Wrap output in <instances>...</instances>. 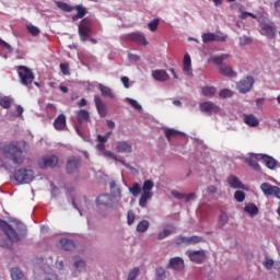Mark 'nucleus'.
<instances>
[{"label": "nucleus", "mask_w": 280, "mask_h": 280, "mask_svg": "<svg viewBox=\"0 0 280 280\" xmlns=\"http://www.w3.org/2000/svg\"><path fill=\"white\" fill-rule=\"evenodd\" d=\"M2 150L4 156L12 161L13 165H21L23 161H25V154L20 142H11L10 144H5Z\"/></svg>", "instance_id": "f257e3e1"}, {"label": "nucleus", "mask_w": 280, "mask_h": 280, "mask_svg": "<svg viewBox=\"0 0 280 280\" xmlns=\"http://www.w3.org/2000/svg\"><path fill=\"white\" fill-rule=\"evenodd\" d=\"M260 34L266 36L269 40L277 38V25L270 20H264L260 22Z\"/></svg>", "instance_id": "f03ea898"}, {"label": "nucleus", "mask_w": 280, "mask_h": 280, "mask_svg": "<svg viewBox=\"0 0 280 280\" xmlns=\"http://www.w3.org/2000/svg\"><path fill=\"white\" fill-rule=\"evenodd\" d=\"M152 189H154V182L151 179H147L142 186V195L139 199V206L145 208L148 205V200H152Z\"/></svg>", "instance_id": "7ed1b4c3"}, {"label": "nucleus", "mask_w": 280, "mask_h": 280, "mask_svg": "<svg viewBox=\"0 0 280 280\" xmlns=\"http://www.w3.org/2000/svg\"><path fill=\"white\" fill-rule=\"evenodd\" d=\"M18 74H19L21 84H23L24 86L30 88L32 82H34V78H35L34 72H32V70H30V68H27L26 66H19Z\"/></svg>", "instance_id": "20e7f679"}, {"label": "nucleus", "mask_w": 280, "mask_h": 280, "mask_svg": "<svg viewBox=\"0 0 280 280\" xmlns=\"http://www.w3.org/2000/svg\"><path fill=\"white\" fill-rule=\"evenodd\" d=\"M0 231H3L4 235H7L10 242L21 241V235H19V232L2 219H0Z\"/></svg>", "instance_id": "39448f33"}, {"label": "nucleus", "mask_w": 280, "mask_h": 280, "mask_svg": "<svg viewBox=\"0 0 280 280\" xmlns=\"http://www.w3.org/2000/svg\"><path fill=\"white\" fill-rule=\"evenodd\" d=\"M91 25L92 22L88 18L83 19L79 24V36L83 43L89 40L91 34H93V27Z\"/></svg>", "instance_id": "423d86ee"}, {"label": "nucleus", "mask_w": 280, "mask_h": 280, "mask_svg": "<svg viewBox=\"0 0 280 280\" xmlns=\"http://www.w3.org/2000/svg\"><path fill=\"white\" fill-rule=\"evenodd\" d=\"M14 179L18 183L30 184L34 180V171L27 168H20L14 173Z\"/></svg>", "instance_id": "0eeeda50"}, {"label": "nucleus", "mask_w": 280, "mask_h": 280, "mask_svg": "<svg viewBox=\"0 0 280 280\" xmlns=\"http://www.w3.org/2000/svg\"><path fill=\"white\" fill-rule=\"evenodd\" d=\"M58 161V155H45L38 160L37 165L39 170H47V167H56Z\"/></svg>", "instance_id": "6e6552de"}, {"label": "nucleus", "mask_w": 280, "mask_h": 280, "mask_svg": "<svg viewBox=\"0 0 280 280\" xmlns=\"http://www.w3.org/2000/svg\"><path fill=\"white\" fill-rule=\"evenodd\" d=\"M255 84V79L253 77H246L236 83V89L238 93H250L253 85Z\"/></svg>", "instance_id": "1a4fd4ad"}, {"label": "nucleus", "mask_w": 280, "mask_h": 280, "mask_svg": "<svg viewBox=\"0 0 280 280\" xmlns=\"http://www.w3.org/2000/svg\"><path fill=\"white\" fill-rule=\"evenodd\" d=\"M81 165H82V160H80V158L72 156L68 159L66 164L67 174H75V172L80 170Z\"/></svg>", "instance_id": "9d476101"}, {"label": "nucleus", "mask_w": 280, "mask_h": 280, "mask_svg": "<svg viewBox=\"0 0 280 280\" xmlns=\"http://www.w3.org/2000/svg\"><path fill=\"white\" fill-rule=\"evenodd\" d=\"M202 43H226V36H220L215 33H203L201 35Z\"/></svg>", "instance_id": "9b49d317"}, {"label": "nucleus", "mask_w": 280, "mask_h": 280, "mask_svg": "<svg viewBox=\"0 0 280 280\" xmlns=\"http://www.w3.org/2000/svg\"><path fill=\"white\" fill-rule=\"evenodd\" d=\"M199 108L201 113H206V115H213L215 113H220V107L213 102H203L199 105Z\"/></svg>", "instance_id": "f8f14e48"}, {"label": "nucleus", "mask_w": 280, "mask_h": 280, "mask_svg": "<svg viewBox=\"0 0 280 280\" xmlns=\"http://www.w3.org/2000/svg\"><path fill=\"white\" fill-rule=\"evenodd\" d=\"M116 152L119 154H132V143L130 141H118Z\"/></svg>", "instance_id": "ddd939ff"}, {"label": "nucleus", "mask_w": 280, "mask_h": 280, "mask_svg": "<svg viewBox=\"0 0 280 280\" xmlns=\"http://www.w3.org/2000/svg\"><path fill=\"white\" fill-rule=\"evenodd\" d=\"M228 185L232 187V189H243L244 191H248V187L241 183L240 178L235 175H231L228 177Z\"/></svg>", "instance_id": "4468645a"}, {"label": "nucleus", "mask_w": 280, "mask_h": 280, "mask_svg": "<svg viewBox=\"0 0 280 280\" xmlns=\"http://www.w3.org/2000/svg\"><path fill=\"white\" fill-rule=\"evenodd\" d=\"M94 104L96 106V110L100 117H106V115H108V109L106 108V104H104V102L98 95L94 96Z\"/></svg>", "instance_id": "2eb2a0df"}, {"label": "nucleus", "mask_w": 280, "mask_h": 280, "mask_svg": "<svg viewBox=\"0 0 280 280\" xmlns=\"http://www.w3.org/2000/svg\"><path fill=\"white\" fill-rule=\"evenodd\" d=\"M258 161H261V154H253L246 159V163L249 167L254 168L255 172H261V166H259Z\"/></svg>", "instance_id": "dca6fc26"}, {"label": "nucleus", "mask_w": 280, "mask_h": 280, "mask_svg": "<svg viewBox=\"0 0 280 280\" xmlns=\"http://www.w3.org/2000/svg\"><path fill=\"white\" fill-rule=\"evenodd\" d=\"M54 128L59 131L67 130V116H65V114H60L56 117Z\"/></svg>", "instance_id": "f3484780"}, {"label": "nucleus", "mask_w": 280, "mask_h": 280, "mask_svg": "<svg viewBox=\"0 0 280 280\" xmlns=\"http://www.w3.org/2000/svg\"><path fill=\"white\" fill-rule=\"evenodd\" d=\"M188 257L190 261H194L195 264H202L205 261V258L207 255L205 254V250H194L188 254Z\"/></svg>", "instance_id": "a211bd4d"}, {"label": "nucleus", "mask_w": 280, "mask_h": 280, "mask_svg": "<svg viewBox=\"0 0 280 280\" xmlns=\"http://www.w3.org/2000/svg\"><path fill=\"white\" fill-rule=\"evenodd\" d=\"M78 124H84V121L91 122V114L86 109H79L75 112Z\"/></svg>", "instance_id": "6ab92c4d"}, {"label": "nucleus", "mask_w": 280, "mask_h": 280, "mask_svg": "<svg viewBox=\"0 0 280 280\" xmlns=\"http://www.w3.org/2000/svg\"><path fill=\"white\" fill-rule=\"evenodd\" d=\"M243 121L250 128H257V126H259V119H257V117H255L253 114H244Z\"/></svg>", "instance_id": "aec40b11"}, {"label": "nucleus", "mask_w": 280, "mask_h": 280, "mask_svg": "<svg viewBox=\"0 0 280 280\" xmlns=\"http://www.w3.org/2000/svg\"><path fill=\"white\" fill-rule=\"evenodd\" d=\"M104 156H108L109 159H113L114 161L121 163V165H124V167H127V170H130L131 172H135V170H136L133 166L126 163V161L118 159L117 155L115 153H113V151L105 150Z\"/></svg>", "instance_id": "412c9836"}, {"label": "nucleus", "mask_w": 280, "mask_h": 280, "mask_svg": "<svg viewBox=\"0 0 280 280\" xmlns=\"http://www.w3.org/2000/svg\"><path fill=\"white\" fill-rule=\"evenodd\" d=\"M183 67V71L186 75H194V69H191V57L189 54L184 56Z\"/></svg>", "instance_id": "4be33fe9"}, {"label": "nucleus", "mask_w": 280, "mask_h": 280, "mask_svg": "<svg viewBox=\"0 0 280 280\" xmlns=\"http://www.w3.org/2000/svg\"><path fill=\"white\" fill-rule=\"evenodd\" d=\"M128 40H132L133 43H139L140 45H148V39L141 33H131L127 35Z\"/></svg>", "instance_id": "5701e85b"}, {"label": "nucleus", "mask_w": 280, "mask_h": 280, "mask_svg": "<svg viewBox=\"0 0 280 280\" xmlns=\"http://www.w3.org/2000/svg\"><path fill=\"white\" fill-rule=\"evenodd\" d=\"M170 267L173 270H183L185 268V260L180 257H174L170 259Z\"/></svg>", "instance_id": "b1692460"}, {"label": "nucleus", "mask_w": 280, "mask_h": 280, "mask_svg": "<svg viewBox=\"0 0 280 280\" xmlns=\"http://www.w3.org/2000/svg\"><path fill=\"white\" fill-rule=\"evenodd\" d=\"M152 77L158 82H166V80H170V74H167L165 70H154L152 71Z\"/></svg>", "instance_id": "393cba45"}, {"label": "nucleus", "mask_w": 280, "mask_h": 280, "mask_svg": "<svg viewBox=\"0 0 280 280\" xmlns=\"http://www.w3.org/2000/svg\"><path fill=\"white\" fill-rule=\"evenodd\" d=\"M261 161L268 170H275L277 167V160L270 155L261 154Z\"/></svg>", "instance_id": "a878e982"}, {"label": "nucleus", "mask_w": 280, "mask_h": 280, "mask_svg": "<svg viewBox=\"0 0 280 280\" xmlns=\"http://www.w3.org/2000/svg\"><path fill=\"white\" fill-rule=\"evenodd\" d=\"M110 202H113L110 195H100L96 199L98 207H110Z\"/></svg>", "instance_id": "bb28decb"}, {"label": "nucleus", "mask_w": 280, "mask_h": 280, "mask_svg": "<svg viewBox=\"0 0 280 280\" xmlns=\"http://www.w3.org/2000/svg\"><path fill=\"white\" fill-rule=\"evenodd\" d=\"M219 71L222 75H225L226 78H235L237 73L233 71V68L231 66L222 65L219 67Z\"/></svg>", "instance_id": "cd10ccee"}, {"label": "nucleus", "mask_w": 280, "mask_h": 280, "mask_svg": "<svg viewBox=\"0 0 280 280\" xmlns=\"http://www.w3.org/2000/svg\"><path fill=\"white\" fill-rule=\"evenodd\" d=\"M260 189L265 196H275L277 186H272L270 183H262Z\"/></svg>", "instance_id": "c85d7f7f"}, {"label": "nucleus", "mask_w": 280, "mask_h": 280, "mask_svg": "<svg viewBox=\"0 0 280 280\" xmlns=\"http://www.w3.org/2000/svg\"><path fill=\"white\" fill-rule=\"evenodd\" d=\"M173 233H176V228L174 225H167L159 233L158 240H165V237H170Z\"/></svg>", "instance_id": "c756f323"}, {"label": "nucleus", "mask_w": 280, "mask_h": 280, "mask_svg": "<svg viewBox=\"0 0 280 280\" xmlns=\"http://www.w3.org/2000/svg\"><path fill=\"white\" fill-rule=\"evenodd\" d=\"M98 89H100L103 97H108L109 100H115V93L113 92V90L110 88L105 86L103 84H98Z\"/></svg>", "instance_id": "7c9ffc66"}, {"label": "nucleus", "mask_w": 280, "mask_h": 280, "mask_svg": "<svg viewBox=\"0 0 280 280\" xmlns=\"http://www.w3.org/2000/svg\"><path fill=\"white\" fill-rule=\"evenodd\" d=\"M59 244L63 250H73L75 248V243L69 238H61Z\"/></svg>", "instance_id": "2f4dec72"}, {"label": "nucleus", "mask_w": 280, "mask_h": 280, "mask_svg": "<svg viewBox=\"0 0 280 280\" xmlns=\"http://www.w3.org/2000/svg\"><path fill=\"white\" fill-rule=\"evenodd\" d=\"M244 211L245 213H248L252 217L259 215V208H257V206L253 202L247 203L244 207Z\"/></svg>", "instance_id": "473e14b6"}, {"label": "nucleus", "mask_w": 280, "mask_h": 280, "mask_svg": "<svg viewBox=\"0 0 280 280\" xmlns=\"http://www.w3.org/2000/svg\"><path fill=\"white\" fill-rule=\"evenodd\" d=\"M215 93H218V89H215V86L206 85V86L201 88V94L205 97H213V95H215Z\"/></svg>", "instance_id": "72a5a7b5"}, {"label": "nucleus", "mask_w": 280, "mask_h": 280, "mask_svg": "<svg viewBox=\"0 0 280 280\" xmlns=\"http://www.w3.org/2000/svg\"><path fill=\"white\" fill-rule=\"evenodd\" d=\"M73 8L78 13L72 16V21H78V19H84L86 16V8L82 5H75Z\"/></svg>", "instance_id": "f704fd0d"}, {"label": "nucleus", "mask_w": 280, "mask_h": 280, "mask_svg": "<svg viewBox=\"0 0 280 280\" xmlns=\"http://www.w3.org/2000/svg\"><path fill=\"white\" fill-rule=\"evenodd\" d=\"M11 279L12 280H27L25 278V275L23 273V271H21L20 268H12L11 269Z\"/></svg>", "instance_id": "c9c22d12"}, {"label": "nucleus", "mask_w": 280, "mask_h": 280, "mask_svg": "<svg viewBox=\"0 0 280 280\" xmlns=\"http://www.w3.org/2000/svg\"><path fill=\"white\" fill-rule=\"evenodd\" d=\"M228 58H231V55L229 54H223L221 56H213L211 57V61L213 62V65H215L217 67H222V62H224V60H226Z\"/></svg>", "instance_id": "e433bc0d"}, {"label": "nucleus", "mask_w": 280, "mask_h": 280, "mask_svg": "<svg viewBox=\"0 0 280 280\" xmlns=\"http://www.w3.org/2000/svg\"><path fill=\"white\" fill-rule=\"evenodd\" d=\"M164 135L167 141H172V139H176L177 137H180V131L168 128V129H165Z\"/></svg>", "instance_id": "4c0bfd02"}, {"label": "nucleus", "mask_w": 280, "mask_h": 280, "mask_svg": "<svg viewBox=\"0 0 280 280\" xmlns=\"http://www.w3.org/2000/svg\"><path fill=\"white\" fill-rule=\"evenodd\" d=\"M150 229V222L148 220H142L138 223L136 231L138 233H145Z\"/></svg>", "instance_id": "58836bf2"}, {"label": "nucleus", "mask_w": 280, "mask_h": 280, "mask_svg": "<svg viewBox=\"0 0 280 280\" xmlns=\"http://www.w3.org/2000/svg\"><path fill=\"white\" fill-rule=\"evenodd\" d=\"M56 5L59 10H62L63 12H73V10H75V8L67 2H56Z\"/></svg>", "instance_id": "ea45409f"}, {"label": "nucleus", "mask_w": 280, "mask_h": 280, "mask_svg": "<svg viewBox=\"0 0 280 280\" xmlns=\"http://www.w3.org/2000/svg\"><path fill=\"white\" fill-rule=\"evenodd\" d=\"M110 194L115 196V198L121 196V189L117 188V184L115 182L109 183Z\"/></svg>", "instance_id": "a19ab883"}, {"label": "nucleus", "mask_w": 280, "mask_h": 280, "mask_svg": "<svg viewBox=\"0 0 280 280\" xmlns=\"http://www.w3.org/2000/svg\"><path fill=\"white\" fill-rule=\"evenodd\" d=\"M234 198H235L236 202H244L246 200V192H244L242 190H236L234 192Z\"/></svg>", "instance_id": "79ce46f5"}, {"label": "nucleus", "mask_w": 280, "mask_h": 280, "mask_svg": "<svg viewBox=\"0 0 280 280\" xmlns=\"http://www.w3.org/2000/svg\"><path fill=\"white\" fill-rule=\"evenodd\" d=\"M26 30L31 36H38L40 34V30L32 24L26 25Z\"/></svg>", "instance_id": "37998d69"}, {"label": "nucleus", "mask_w": 280, "mask_h": 280, "mask_svg": "<svg viewBox=\"0 0 280 280\" xmlns=\"http://www.w3.org/2000/svg\"><path fill=\"white\" fill-rule=\"evenodd\" d=\"M130 194L137 197L141 194V185L139 183H135L131 188H129Z\"/></svg>", "instance_id": "c03bdc74"}, {"label": "nucleus", "mask_w": 280, "mask_h": 280, "mask_svg": "<svg viewBox=\"0 0 280 280\" xmlns=\"http://www.w3.org/2000/svg\"><path fill=\"white\" fill-rule=\"evenodd\" d=\"M253 43V37H248L246 35L240 37V46L246 47V45H250Z\"/></svg>", "instance_id": "a18cd8bd"}, {"label": "nucleus", "mask_w": 280, "mask_h": 280, "mask_svg": "<svg viewBox=\"0 0 280 280\" xmlns=\"http://www.w3.org/2000/svg\"><path fill=\"white\" fill-rule=\"evenodd\" d=\"M139 271H140L139 267L132 268V269L129 271V275H128L127 280H136L137 277L139 276Z\"/></svg>", "instance_id": "49530a36"}, {"label": "nucleus", "mask_w": 280, "mask_h": 280, "mask_svg": "<svg viewBox=\"0 0 280 280\" xmlns=\"http://www.w3.org/2000/svg\"><path fill=\"white\" fill-rule=\"evenodd\" d=\"M219 96L222 100H226V97H233V91H231L229 89H223L220 91Z\"/></svg>", "instance_id": "de8ad7c7"}, {"label": "nucleus", "mask_w": 280, "mask_h": 280, "mask_svg": "<svg viewBox=\"0 0 280 280\" xmlns=\"http://www.w3.org/2000/svg\"><path fill=\"white\" fill-rule=\"evenodd\" d=\"M229 223V214H226V212H221V214L219 215V224L221 226H224V224Z\"/></svg>", "instance_id": "09e8293b"}, {"label": "nucleus", "mask_w": 280, "mask_h": 280, "mask_svg": "<svg viewBox=\"0 0 280 280\" xmlns=\"http://www.w3.org/2000/svg\"><path fill=\"white\" fill-rule=\"evenodd\" d=\"M74 267L79 272H82V270L86 269V262L84 260H74Z\"/></svg>", "instance_id": "8fccbe9b"}, {"label": "nucleus", "mask_w": 280, "mask_h": 280, "mask_svg": "<svg viewBox=\"0 0 280 280\" xmlns=\"http://www.w3.org/2000/svg\"><path fill=\"white\" fill-rule=\"evenodd\" d=\"M148 27L151 32H156L159 30V19H153L149 24Z\"/></svg>", "instance_id": "3c124183"}, {"label": "nucleus", "mask_w": 280, "mask_h": 280, "mask_svg": "<svg viewBox=\"0 0 280 280\" xmlns=\"http://www.w3.org/2000/svg\"><path fill=\"white\" fill-rule=\"evenodd\" d=\"M200 242H202V236L192 235L188 237V246L191 244H200Z\"/></svg>", "instance_id": "603ef678"}, {"label": "nucleus", "mask_w": 280, "mask_h": 280, "mask_svg": "<svg viewBox=\"0 0 280 280\" xmlns=\"http://www.w3.org/2000/svg\"><path fill=\"white\" fill-rule=\"evenodd\" d=\"M127 224L129 226H132V224H135V212L132 210H129L127 212Z\"/></svg>", "instance_id": "864d4df0"}, {"label": "nucleus", "mask_w": 280, "mask_h": 280, "mask_svg": "<svg viewBox=\"0 0 280 280\" xmlns=\"http://www.w3.org/2000/svg\"><path fill=\"white\" fill-rule=\"evenodd\" d=\"M175 242L177 245L185 244V246H189V237L187 236H178Z\"/></svg>", "instance_id": "5fc2aeb1"}, {"label": "nucleus", "mask_w": 280, "mask_h": 280, "mask_svg": "<svg viewBox=\"0 0 280 280\" xmlns=\"http://www.w3.org/2000/svg\"><path fill=\"white\" fill-rule=\"evenodd\" d=\"M11 102H10V98L8 97H0V106H2V108H10L11 106Z\"/></svg>", "instance_id": "6e6d98bb"}, {"label": "nucleus", "mask_w": 280, "mask_h": 280, "mask_svg": "<svg viewBox=\"0 0 280 280\" xmlns=\"http://www.w3.org/2000/svg\"><path fill=\"white\" fill-rule=\"evenodd\" d=\"M156 279L158 280H165L166 279L165 269L164 268H158L156 269Z\"/></svg>", "instance_id": "4d7b16f0"}, {"label": "nucleus", "mask_w": 280, "mask_h": 280, "mask_svg": "<svg viewBox=\"0 0 280 280\" xmlns=\"http://www.w3.org/2000/svg\"><path fill=\"white\" fill-rule=\"evenodd\" d=\"M264 266L265 268H267V270H272V266H275V260H272L271 258H266Z\"/></svg>", "instance_id": "13d9d810"}, {"label": "nucleus", "mask_w": 280, "mask_h": 280, "mask_svg": "<svg viewBox=\"0 0 280 280\" xmlns=\"http://www.w3.org/2000/svg\"><path fill=\"white\" fill-rule=\"evenodd\" d=\"M128 103L136 108V110H141V104H139V102H137L136 100L132 98H128Z\"/></svg>", "instance_id": "bf43d9fd"}, {"label": "nucleus", "mask_w": 280, "mask_h": 280, "mask_svg": "<svg viewBox=\"0 0 280 280\" xmlns=\"http://www.w3.org/2000/svg\"><path fill=\"white\" fill-rule=\"evenodd\" d=\"M0 246L2 248H8V246H10V241H8L3 235L0 236Z\"/></svg>", "instance_id": "052dcab7"}, {"label": "nucleus", "mask_w": 280, "mask_h": 280, "mask_svg": "<svg viewBox=\"0 0 280 280\" xmlns=\"http://www.w3.org/2000/svg\"><path fill=\"white\" fill-rule=\"evenodd\" d=\"M248 16H250L252 19H257V15H255L254 13H250V12H242L240 14V19L244 20V19H248Z\"/></svg>", "instance_id": "680f3d73"}, {"label": "nucleus", "mask_w": 280, "mask_h": 280, "mask_svg": "<svg viewBox=\"0 0 280 280\" xmlns=\"http://www.w3.org/2000/svg\"><path fill=\"white\" fill-rule=\"evenodd\" d=\"M172 197L176 198L177 200H183L185 198V194L178 192V190H172Z\"/></svg>", "instance_id": "e2e57ef3"}, {"label": "nucleus", "mask_w": 280, "mask_h": 280, "mask_svg": "<svg viewBox=\"0 0 280 280\" xmlns=\"http://www.w3.org/2000/svg\"><path fill=\"white\" fill-rule=\"evenodd\" d=\"M60 69L63 75H69V63H60Z\"/></svg>", "instance_id": "0e129e2a"}, {"label": "nucleus", "mask_w": 280, "mask_h": 280, "mask_svg": "<svg viewBox=\"0 0 280 280\" xmlns=\"http://www.w3.org/2000/svg\"><path fill=\"white\" fill-rule=\"evenodd\" d=\"M0 47H2L3 49H7L8 51H12V46H10V44H8L5 40L0 38Z\"/></svg>", "instance_id": "69168bd1"}, {"label": "nucleus", "mask_w": 280, "mask_h": 280, "mask_svg": "<svg viewBox=\"0 0 280 280\" xmlns=\"http://www.w3.org/2000/svg\"><path fill=\"white\" fill-rule=\"evenodd\" d=\"M184 198H186V202H191V200H196L197 196L196 192H190L187 196L185 195Z\"/></svg>", "instance_id": "338daca9"}, {"label": "nucleus", "mask_w": 280, "mask_h": 280, "mask_svg": "<svg viewBox=\"0 0 280 280\" xmlns=\"http://www.w3.org/2000/svg\"><path fill=\"white\" fill-rule=\"evenodd\" d=\"M207 192L208 194H218V188L215 186H208Z\"/></svg>", "instance_id": "774afa93"}]
</instances>
